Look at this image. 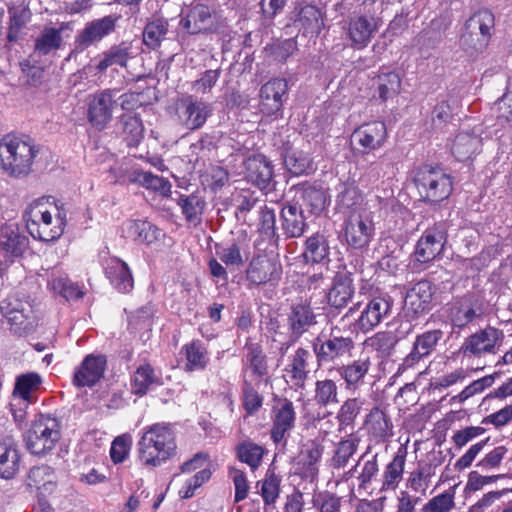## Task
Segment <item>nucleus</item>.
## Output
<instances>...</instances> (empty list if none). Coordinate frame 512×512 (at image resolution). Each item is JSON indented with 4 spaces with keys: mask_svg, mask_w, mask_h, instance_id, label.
I'll return each instance as SVG.
<instances>
[{
    "mask_svg": "<svg viewBox=\"0 0 512 512\" xmlns=\"http://www.w3.org/2000/svg\"><path fill=\"white\" fill-rule=\"evenodd\" d=\"M175 434L168 423H155L142 429L137 443L140 460L146 466L157 467L176 454Z\"/></svg>",
    "mask_w": 512,
    "mask_h": 512,
    "instance_id": "obj_1",
    "label": "nucleus"
},
{
    "mask_svg": "<svg viewBox=\"0 0 512 512\" xmlns=\"http://www.w3.org/2000/svg\"><path fill=\"white\" fill-rule=\"evenodd\" d=\"M176 40L181 50H192L193 38L213 34L218 29L217 13L206 3H191L180 15Z\"/></svg>",
    "mask_w": 512,
    "mask_h": 512,
    "instance_id": "obj_2",
    "label": "nucleus"
},
{
    "mask_svg": "<svg viewBox=\"0 0 512 512\" xmlns=\"http://www.w3.org/2000/svg\"><path fill=\"white\" fill-rule=\"evenodd\" d=\"M39 148L28 136H4L0 141L1 168L11 177L20 178L30 174Z\"/></svg>",
    "mask_w": 512,
    "mask_h": 512,
    "instance_id": "obj_3",
    "label": "nucleus"
},
{
    "mask_svg": "<svg viewBox=\"0 0 512 512\" xmlns=\"http://www.w3.org/2000/svg\"><path fill=\"white\" fill-rule=\"evenodd\" d=\"M413 182L420 200L431 206L448 199L453 191L452 177L439 165H420L414 171Z\"/></svg>",
    "mask_w": 512,
    "mask_h": 512,
    "instance_id": "obj_4",
    "label": "nucleus"
},
{
    "mask_svg": "<svg viewBox=\"0 0 512 512\" xmlns=\"http://www.w3.org/2000/svg\"><path fill=\"white\" fill-rule=\"evenodd\" d=\"M461 46L470 54L482 52L488 46L495 28L494 13L488 8L474 12L465 22Z\"/></svg>",
    "mask_w": 512,
    "mask_h": 512,
    "instance_id": "obj_5",
    "label": "nucleus"
},
{
    "mask_svg": "<svg viewBox=\"0 0 512 512\" xmlns=\"http://www.w3.org/2000/svg\"><path fill=\"white\" fill-rule=\"evenodd\" d=\"M448 241V223L446 221L435 222L427 227L417 240L413 257V267L419 268L434 260L441 259Z\"/></svg>",
    "mask_w": 512,
    "mask_h": 512,
    "instance_id": "obj_6",
    "label": "nucleus"
},
{
    "mask_svg": "<svg viewBox=\"0 0 512 512\" xmlns=\"http://www.w3.org/2000/svg\"><path fill=\"white\" fill-rule=\"evenodd\" d=\"M60 427L56 417L50 414H39L25 435L27 449L34 455L47 454L60 440Z\"/></svg>",
    "mask_w": 512,
    "mask_h": 512,
    "instance_id": "obj_7",
    "label": "nucleus"
},
{
    "mask_svg": "<svg viewBox=\"0 0 512 512\" xmlns=\"http://www.w3.org/2000/svg\"><path fill=\"white\" fill-rule=\"evenodd\" d=\"M436 291V285L428 279L411 284L404 298L403 312L406 321L411 323L430 313L436 306Z\"/></svg>",
    "mask_w": 512,
    "mask_h": 512,
    "instance_id": "obj_8",
    "label": "nucleus"
},
{
    "mask_svg": "<svg viewBox=\"0 0 512 512\" xmlns=\"http://www.w3.org/2000/svg\"><path fill=\"white\" fill-rule=\"evenodd\" d=\"M375 236V226L369 217L351 215L342 224L339 239L349 253H362Z\"/></svg>",
    "mask_w": 512,
    "mask_h": 512,
    "instance_id": "obj_9",
    "label": "nucleus"
},
{
    "mask_svg": "<svg viewBox=\"0 0 512 512\" xmlns=\"http://www.w3.org/2000/svg\"><path fill=\"white\" fill-rule=\"evenodd\" d=\"M354 347L353 339L350 336H343L337 327L332 328L329 334L322 332L313 341L318 366L350 354Z\"/></svg>",
    "mask_w": 512,
    "mask_h": 512,
    "instance_id": "obj_10",
    "label": "nucleus"
},
{
    "mask_svg": "<svg viewBox=\"0 0 512 512\" xmlns=\"http://www.w3.org/2000/svg\"><path fill=\"white\" fill-rule=\"evenodd\" d=\"M283 269L279 260L268 255H256L249 262L245 278L248 282V288H255L264 285L270 287L278 286Z\"/></svg>",
    "mask_w": 512,
    "mask_h": 512,
    "instance_id": "obj_11",
    "label": "nucleus"
},
{
    "mask_svg": "<svg viewBox=\"0 0 512 512\" xmlns=\"http://www.w3.org/2000/svg\"><path fill=\"white\" fill-rule=\"evenodd\" d=\"M388 138L386 124L382 121L364 123L356 128L351 135V144L355 156L364 157L381 148Z\"/></svg>",
    "mask_w": 512,
    "mask_h": 512,
    "instance_id": "obj_12",
    "label": "nucleus"
},
{
    "mask_svg": "<svg viewBox=\"0 0 512 512\" xmlns=\"http://www.w3.org/2000/svg\"><path fill=\"white\" fill-rule=\"evenodd\" d=\"M259 109L267 117L281 118L283 103L288 98V82L284 78H273L263 84L259 92Z\"/></svg>",
    "mask_w": 512,
    "mask_h": 512,
    "instance_id": "obj_13",
    "label": "nucleus"
},
{
    "mask_svg": "<svg viewBox=\"0 0 512 512\" xmlns=\"http://www.w3.org/2000/svg\"><path fill=\"white\" fill-rule=\"evenodd\" d=\"M370 6L364 7L365 12L354 15L349 20L348 37L352 47L362 49L368 46L374 34L382 25L381 19L376 16V11L371 12Z\"/></svg>",
    "mask_w": 512,
    "mask_h": 512,
    "instance_id": "obj_14",
    "label": "nucleus"
},
{
    "mask_svg": "<svg viewBox=\"0 0 512 512\" xmlns=\"http://www.w3.org/2000/svg\"><path fill=\"white\" fill-rule=\"evenodd\" d=\"M244 179L260 191H271L274 178V165L262 153L249 155L243 162Z\"/></svg>",
    "mask_w": 512,
    "mask_h": 512,
    "instance_id": "obj_15",
    "label": "nucleus"
},
{
    "mask_svg": "<svg viewBox=\"0 0 512 512\" xmlns=\"http://www.w3.org/2000/svg\"><path fill=\"white\" fill-rule=\"evenodd\" d=\"M120 18V15L110 14L87 22L85 27L75 36V50L82 52L110 35L115 31Z\"/></svg>",
    "mask_w": 512,
    "mask_h": 512,
    "instance_id": "obj_16",
    "label": "nucleus"
},
{
    "mask_svg": "<svg viewBox=\"0 0 512 512\" xmlns=\"http://www.w3.org/2000/svg\"><path fill=\"white\" fill-rule=\"evenodd\" d=\"M107 357L104 354H88L74 368L72 384L76 388H92L104 377Z\"/></svg>",
    "mask_w": 512,
    "mask_h": 512,
    "instance_id": "obj_17",
    "label": "nucleus"
},
{
    "mask_svg": "<svg viewBox=\"0 0 512 512\" xmlns=\"http://www.w3.org/2000/svg\"><path fill=\"white\" fill-rule=\"evenodd\" d=\"M115 96L116 92L109 89L91 96L88 102L87 119L96 130L102 131L110 123L114 105L117 103Z\"/></svg>",
    "mask_w": 512,
    "mask_h": 512,
    "instance_id": "obj_18",
    "label": "nucleus"
},
{
    "mask_svg": "<svg viewBox=\"0 0 512 512\" xmlns=\"http://www.w3.org/2000/svg\"><path fill=\"white\" fill-rule=\"evenodd\" d=\"M29 248V238L17 223L0 224V255L5 259L23 256Z\"/></svg>",
    "mask_w": 512,
    "mask_h": 512,
    "instance_id": "obj_19",
    "label": "nucleus"
},
{
    "mask_svg": "<svg viewBox=\"0 0 512 512\" xmlns=\"http://www.w3.org/2000/svg\"><path fill=\"white\" fill-rule=\"evenodd\" d=\"M354 293L353 274L347 270L338 271L332 278L327 303L338 314L348 305Z\"/></svg>",
    "mask_w": 512,
    "mask_h": 512,
    "instance_id": "obj_20",
    "label": "nucleus"
},
{
    "mask_svg": "<svg viewBox=\"0 0 512 512\" xmlns=\"http://www.w3.org/2000/svg\"><path fill=\"white\" fill-rule=\"evenodd\" d=\"M444 333L440 329L427 330L416 336L410 353L403 359L398 372L412 368L423 358L428 357L442 339Z\"/></svg>",
    "mask_w": 512,
    "mask_h": 512,
    "instance_id": "obj_21",
    "label": "nucleus"
},
{
    "mask_svg": "<svg viewBox=\"0 0 512 512\" xmlns=\"http://www.w3.org/2000/svg\"><path fill=\"white\" fill-rule=\"evenodd\" d=\"M281 229L286 238H299L308 228L302 205L299 201L283 203L280 211Z\"/></svg>",
    "mask_w": 512,
    "mask_h": 512,
    "instance_id": "obj_22",
    "label": "nucleus"
},
{
    "mask_svg": "<svg viewBox=\"0 0 512 512\" xmlns=\"http://www.w3.org/2000/svg\"><path fill=\"white\" fill-rule=\"evenodd\" d=\"M330 250L329 236L317 231L304 240L301 258L307 265H325L330 262Z\"/></svg>",
    "mask_w": 512,
    "mask_h": 512,
    "instance_id": "obj_23",
    "label": "nucleus"
},
{
    "mask_svg": "<svg viewBox=\"0 0 512 512\" xmlns=\"http://www.w3.org/2000/svg\"><path fill=\"white\" fill-rule=\"evenodd\" d=\"M392 303L384 297H374L371 299L361 311L360 316L356 320L355 327L367 333L374 327L379 325L381 321L387 318L391 312Z\"/></svg>",
    "mask_w": 512,
    "mask_h": 512,
    "instance_id": "obj_24",
    "label": "nucleus"
},
{
    "mask_svg": "<svg viewBox=\"0 0 512 512\" xmlns=\"http://www.w3.org/2000/svg\"><path fill=\"white\" fill-rule=\"evenodd\" d=\"M293 27L305 37H317L324 27V13L315 5H305L298 11Z\"/></svg>",
    "mask_w": 512,
    "mask_h": 512,
    "instance_id": "obj_25",
    "label": "nucleus"
},
{
    "mask_svg": "<svg viewBox=\"0 0 512 512\" xmlns=\"http://www.w3.org/2000/svg\"><path fill=\"white\" fill-rule=\"evenodd\" d=\"M413 325L408 321L400 323L395 330H386L376 333L371 338V346L381 354L382 357L388 358L393 355L398 342L411 333Z\"/></svg>",
    "mask_w": 512,
    "mask_h": 512,
    "instance_id": "obj_26",
    "label": "nucleus"
},
{
    "mask_svg": "<svg viewBox=\"0 0 512 512\" xmlns=\"http://www.w3.org/2000/svg\"><path fill=\"white\" fill-rule=\"evenodd\" d=\"M291 336L298 339L309 327L316 324V316L309 302L299 301L293 303L287 318Z\"/></svg>",
    "mask_w": 512,
    "mask_h": 512,
    "instance_id": "obj_27",
    "label": "nucleus"
},
{
    "mask_svg": "<svg viewBox=\"0 0 512 512\" xmlns=\"http://www.w3.org/2000/svg\"><path fill=\"white\" fill-rule=\"evenodd\" d=\"M105 275L110 284L120 293H129L134 287L132 272L126 262L111 257L106 261Z\"/></svg>",
    "mask_w": 512,
    "mask_h": 512,
    "instance_id": "obj_28",
    "label": "nucleus"
},
{
    "mask_svg": "<svg viewBox=\"0 0 512 512\" xmlns=\"http://www.w3.org/2000/svg\"><path fill=\"white\" fill-rule=\"evenodd\" d=\"M296 413L293 402L289 399H283L280 408L275 411L272 428L270 432L271 439L278 444L285 439L295 426Z\"/></svg>",
    "mask_w": 512,
    "mask_h": 512,
    "instance_id": "obj_29",
    "label": "nucleus"
},
{
    "mask_svg": "<svg viewBox=\"0 0 512 512\" xmlns=\"http://www.w3.org/2000/svg\"><path fill=\"white\" fill-rule=\"evenodd\" d=\"M134 57L132 42L122 41L110 46L99 55V62L96 65L97 73L103 74L111 66L117 65L126 67L130 59Z\"/></svg>",
    "mask_w": 512,
    "mask_h": 512,
    "instance_id": "obj_30",
    "label": "nucleus"
},
{
    "mask_svg": "<svg viewBox=\"0 0 512 512\" xmlns=\"http://www.w3.org/2000/svg\"><path fill=\"white\" fill-rule=\"evenodd\" d=\"M164 384L160 373L150 363L139 365L131 377L132 393L138 397L145 396L149 391Z\"/></svg>",
    "mask_w": 512,
    "mask_h": 512,
    "instance_id": "obj_31",
    "label": "nucleus"
},
{
    "mask_svg": "<svg viewBox=\"0 0 512 512\" xmlns=\"http://www.w3.org/2000/svg\"><path fill=\"white\" fill-rule=\"evenodd\" d=\"M446 26L440 20H432L415 38V45L418 47L422 57L428 58L432 51L442 43Z\"/></svg>",
    "mask_w": 512,
    "mask_h": 512,
    "instance_id": "obj_32",
    "label": "nucleus"
},
{
    "mask_svg": "<svg viewBox=\"0 0 512 512\" xmlns=\"http://www.w3.org/2000/svg\"><path fill=\"white\" fill-rule=\"evenodd\" d=\"M21 454L18 445L6 438L0 442V478L13 479L20 470Z\"/></svg>",
    "mask_w": 512,
    "mask_h": 512,
    "instance_id": "obj_33",
    "label": "nucleus"
},
{
    "mask_svg": "<svg viewBox=\"0 0 512 512\" xmlns=\"http://www.w3.org/2000/svg\"><path fill=\"white\" fill-rule=\"evenodd\" d=\"M127 233L137 244L151 246L164 238L165 233L147 220L135 219L127 223Z\"/></svg>",
    "mask_w": 512,
    "mask_h": 512,
    "instance_id": "obj_34",
    "label": "nucleus"
},
{
    "mask_svg": "<svg viewBox=\"0 0 512 512\" xmlns=\"http://www.w3.org/2000/svg\"><path fill=\"white\" fill-rule=\"evenodd\" d=\"M375 93L381 103L397 96L401 91V78L398 72L381 67L373 79Z\"/></svg>",
    "mask_w": 512,
    "mask_h": 512,
    "instance_id": "obj_35",
    "label": "nucleus"
},
{
    "mask_svg": "<svg viewBox=\"0 0 512 512\" xmlns=\"http://www.w3.org/2000/svg\"><path fill=\"white\" fill-rule=\"evenodd\" d=\"M371 366L369 358H360L354 360L346 365H341L336 368L338 375L345 382L347 390L355 391L363 383Z\"/></svg>",
    "mask_w": 512,
    "mask_h": 512,
    "instance_id": "obj_36",
    "label": "nucleus"
},
{
    "mask_svg": "<svg viewBox=\"0 0 512 512\" xmlns=\"http://www.w3.org/2000/svg\"><path fill=\"white\" fill-rule=\"evenodd\" d=\"M295 201H299L311 215L319 216L327 206L328 196L323 188L307 185L298 189Z\"/></svg>",
    "mask_w": 512,
    "mask_h": 512,
    "instance_id": "obj_37",
    "label": "nucleus"
},
{
    "mask_svg": "<svg viewBox=\"0 0 512 512\" xmlns=\"http://www.w3.org/2000/svg\"><path fill=\"white\" fill-rule=\"evenodd\" d=\"M127 178L130 183L138 184L164 197H168L171 194V183L167 179L155 175L150 171L135 168L129 172Z\"/></svg>",
    "mask_w": 512,
    "mask_h": 512,
    "instance_id": "obj_38",
    "label": "nucleus"
},
{
    "mask_svg": "<svg viewBox=\"0 0 512 512\" xmlns=\"http://www.w3.org/2000/svg\"><path fill=\"white\" fill-rule=\"evenodd\" d=\"M482 139L470 132H460L456 135L451 152L454 157L461 162L471 159L473 155L480 153Z\"/></svg>",
    "mask_w": 512,
    "mask_h": 512,
    "instance_id": "obj_39",
    "label": "nucleus"
},
{
    "mask_svg": "<svg viewBox=\"0 0 512 512\" xmlns=\"http://www.w3.org/2000/svg\"><path fill=\"white\" fill-rule=\"evenodd\" d=\"M283 162L287 171L294 176L307 175L315 170L312 159L307 153L291 147L285 148Z\"/></svg>",
    "mask_w": 512,
    "mask_h": 512,
    "instance_id": "obj_40",
    "label": "nucleus"
},
{
    "mask_svg": "<svg viewBox=\"0 0 512 512\" xmlns=\"http://www.w3.org/2000/svg\"><path fill=\"white\" fill-rule=\"evenodd\" d=\"M20 306V303L12 308L0 306V311L10 324L11 331L19 336H23L29 334L33 330L34 325L29 315Z\"/></svg>",
    "mask_w": 512,
    "mask_h": 512,
    "instance_id": "obj_41",
    "label": "nucleus"
},
{
    "mask_svg": "<svg viewBox=\"0 0 512 512\" xmlns=\"http://www.w3.org/2000/svg\"><path fill=\"white\" fill-rule=\"evenodd\" d=\"M119 122L123 139L128 147H137L144 138V126L139 114L124 113Z\"/></svg>",
    "mask_w": 512,
    "mask_h": 512,
    "instance_id": "obj_42",
    "label": "nucleus"
},
{
    "mask_svg": "<svg viewBox=\"0 0 512 512\" xmlns=\"http://www.w3.org/2000/svg\"><path fill=\"white\" fill-rule=\"evenodd\" d=\"M312 359L311 353L304 349L298 348L292 356L291 363L286 369L290 374L291 381L295 386L303 388L309 375V360Z\"/></svg>",
    "mask_w": 512,
    "mask_h": 512,
    "instance_id": "obj_43",
    "label": "nucleus"
},
{
    "mask_svg": "<svg viewBox=\"0 0 512 512\" xmlns=\"http://www.w3.org/2000/svg\"><path fill=\"white\" fill-rule=\"evenodd\" d=\"M41 384L42 378L38 373L28 372L21 374L15 379L13 396L21 399L25 407H27L29 403L34 401L32 394L39 389Z\"/></svg>",
    "mask_w": 512,
    "mask_h": 512,
    "instance_id": "obj_44",
    "label": "nucleus"
},
{
    "mask_svg": "<svg viewBox=\"0 0 512 512\" xmlns=\"http://www.w3.org/2000/svg\"><path fill=\"white\" fill-rule=\"evenodd\" d=\"M185 114L187 115L185 120L187 128L196 130L201 128L207 121V118L212 115V108L204 101L189 97L187 99Z\"/></svg>",
    "mask_w": 512,
    "mask_h": 512,
    "instance_id": "obj_45",
    "label": "nucleus"
},
{
    "mask_svg": "<svg viewBox=\"0 0 512 512\" xmlns=\"http://www.w3.org/2000/svg\"><path fill=\"white\" fill-rule=\"evenodd\" d=\"M187 363L186 371H202L209 363V356L205 345L200 340H193L182 347Z\"/></svg>",
    "mask_w": 512,
    "mask_h": 512,
    "instance_id": "obj_46",
    "label": "nucleus"
},
{
    "mask_svg": "<svg viewBox=\"0 0 512 512\" xmlns=\"http://www.w3.org/2000/svg\"><path fill=\"white\" fill-rule=\"evenodd\" d=\"M176 202L180 206L182 214L187 222L194 224L201 222V215L203 214L206 206V202L203 197L197 193H192L190 195L179 194Z\"/></svg>",
    "mask_w": 512,
    "mask_h": 512,
    "instance_id": "obj_47",
    "label": "nucleus"
},
{
    "mask_svg": "<svg viewBox=\"0 0 512 512\" xmlns=\"http://www.w3.org/2000/svg\"><path fill=\"white\" fill-rule=\"evenodd\" d=\"M503 336L502 330L494 327H488L466 338L461 346V350L464 354L470 353L475 356H480L481 348L486 341H490L491 338H494V341H499Z\"/></svg>",
    "mask_w": 512,
    "mask_h": 512,
    "instance_id": "obj_48",
    "label": "nucleus"
},
{
    "mask_svg": "<svg viewBox=\"0 0 512 512\" xmlns=\"http://www.w3.org/2000/svg\"><path fill=\"white\" fill-rule=\"evenodd\" d=\"M406 448L400 447L393 460L386 466L381 490L396 489L404 471Z\"/></svg>",
    "mask_w": 512,
    "mask_h": 512,
    "instance_id": "obj_49",
    "label": "nucleus"
},
{
    "mask_svg": "<svg viewBox=\"0 0 512 512\" xmlns=\"http://www.w3.org/2000/svg\"><path fill=\"white\" fill-rule=\"evenodd\" d=\"M298 50L296 37L277 40L264 48L266 56L277 63H285Z\"/></svg>",
    "mask_w": 512,
    "mask_h": 512,
    "instance_id": "obj_50",
    "label": "nucleus"
},
{
    "mask_svg": "<svg viewBox=\"0 0 512 512\" xmlns=\"http://www.w3.org/2000/svg\"><path fill=\"white\" fill-rule=\"evenodd\" d=\"M263 455L264 448L252 441H243L236 446L237 458L250 466L252 470L260 466Z\"/></svg>",
    "mask_w": 512,
    "mask_h": 512,
    "instance_id": "obj_51",
    "label": "nucleus"
},
{
    "mask_svg": "<svg viewBox=\"0 0 512 512\" xmlns=\"http://www.w3.org/2000/svg\"><path fill=\"white\" fill-rule=\"evenodd\" d=\"M302 450V464L306 477L314 478L318 474L317 463L320 461L324 447L315 440L308 442Z\"/></svg>",
    "mask_w": 512,
    "mask_h": 512,
    "instance_id": "obj_52",
    "label": "nucleus"
},
{
    "mask_svg": "<svg viewBox=\"0 0 512 512\" xmlns=\"http://www.w3.org/2000/svg\"><path fill=\"white\" fill-rule=\"evenodd\" d=\"M168 32V22L164 19H155L148 22L143 30V43L151 48L156 49L160 46Z\"/></svg>",
    "mask_w": 512,
    "mask_h": 512,
    "instance_id": "obj_53",
    "label": "nucleus"
},
{
    "mask_svg": "<svg viewBox=\"0 0 512 512\" xmlns=\"http://www.w3.org/2000/svg\"><path fill=\"white\" fill-rule=\"evenodd\" d=\"M361 407L362 402L358 398H348L343 402L336 415L339 426L338 431L341 432L349 426L353 428L355 419L361 411Z\"/></svg>",
    "mask_w": 512,
    "mask_h": 512,
    "instance_id": "obj_54",
    "label": "nucleus"
},
{
    "mask_svg": "<svg viewBox=\"0 0 512 512\" xmlns=\"http://www.w3.org/2000/svg\"><path fill=\"white\" fill-rule=\"evenodd\" d=\"M314 392V401L320 407L339 402L338 387L332 379L317 380Z\"/></svg>",
    "mask_w": 512,
    "mask_h": 512,
    "instance_id": "obj_55",
    "label": "nucleus"
},
{
    "mask_svg": "<svg viewBox=\"0 0 512 512\" xmlns=\"http://www.w3.org/2000/svg\"><path fill=\"white\" fill-rule=\"evenodd\" d=\"M453 107L447 95H439L431 112L433 128H442L453 118Z\"/></svg>",
    "mask_w": 512,
    "mask_h": 512,
    "instance_id": "obj_56",
    "label": "nucleus"
},
{
    "mask_svg": "<svg viewBox=\"0 0 512 512\" xmlns=\"http://www.w3.org/2000/svg\"><path fill=\"white\" fill-rule=\"evenodd\" d=\"M61 43L62 37L60 30L56 28H46L35 40L34 49L41 55H47L52 50L60 48Z\"/></svg>",
    "mask_w": 512,
    "mask_h": 512,
    "instance_id": "obj_57",
    "label": "nucleus"
},
{
    "mask_svg": "<svg viewBox=\"0 0 512 512\" xmlns=\"http://www.w3.org/2000/svg\"><path fill=\"white\" fill-rule=\"evenodd\" d=\"M234 201L236 205V219L242 223H246L247 213L256 206L259 202V198L254 191L243 189L234 197Z\"/></svg>",
    "mask_w": 512,
    "mask_h": 512,
    "instance_id": "obj_58",
    "label": "nucleus"
},
{
    "mask_svg": "<svg viewBox=\"0 0 512 512\" xmlns=\"http://www.w3.org/2000/svg\"><path fill=\"white\" fill-rule=\"evenodd\" d=\"M281 478L275 474L274 469L269 468L264 480L261 481V496L266 505L273 504L280 493Z\"/></svg>",
    "mask_w": 512,
    "mask_h": 512,
    "instance_id": "obj_59",
    "label": "nucleus"
},
{
    "mask_svg": "<svg viewBox=\"0 0 512 512\" xmlns=\"http://www.w3.org/2000/svg\"><path fill=\"white\" fill-rule=\"evenodd\" d=\"M358 439H343L341 440L334 452L331 459V465L335 469H340L346 466L350 457L357 451Z\"/></svg>",
    "mask_w": 512,
    "mask_h": 512,
    "instance_id": "obj_60",
    "label": "nucleus"
},
{
    "mask_svg": "<svg viewBox=\"0 0 512 512\" xmlns=\"http://www.w3.org/2000/svg\"><path fill=\"white\" fill-rule=\"evenodd\" d=\"M361 195L357 187L342 184L336 198V206L340 212L354 208L359 204Z\"/></svg>",
    "mask_w": 512,
    "mask_h": 512,
    "instance_id": "obj_61",
    "label": "nucleus"
},
{
    "mask_svg": "<svg viewBox=\"0 0 512 512\" xmlns=\"http://www.w3.org/2000/svg\"><path fill=\"white\" fill-rule=\"evenodd\" d=\"M26 228L34 239L42 242H53L63 234L62 226H56V231L51 234V225L39 224L37 221H27Z\"/></svg>",
    "mask_w": 512,
    "mask_h": 512,
    "instance_id": "obj_62",
    "label": "nucleus"
},
{
    "mask_svg": "<svg viewBox=\"0 0 512 512\" xmlns=\"http://www.w3.org/2000/svg\"><path fill=\"white\" fill-rule=\"evenodd\" d=\"M215 251L219 259L227 266H239L243 264L240 247L236 241H233L231 244L227 246L216 244Z\"/></svg>",
    "mask_w": 512,
    "mask_h": 512,
    "instance_id": "obj_63",
    "label": "nucleus"
},
{
    "mask_svg": "<svg viewBox=\"0 0 512 512\" xmlns=\"http://www.w3.org/2000/svg\"><path fill=\"white\" fill-rule=\"evenodd\" d=\"M454 490L445 491L428 501L423 507V512H449L455 505Z\"/></svg>",
    "mask_w": 512,
    "mask_h": 512,
    "instance_id": "obj_64",
    "label": "nucleus"
}]
</instances>
